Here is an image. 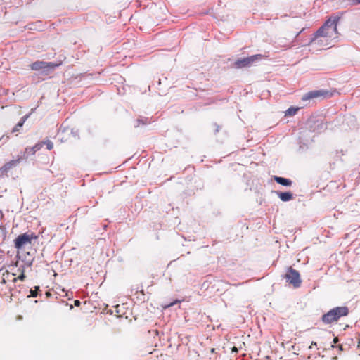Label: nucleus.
Segmentation results:
<instances>
[{
    "label": "nucleus",
    "mask_w": 360,
    "mask_h": 360,
    "mask_svg": "<svg viewBox=\"0 0 360 360\" xmlns=\"http://www.w3.org/2000/svg\"><path fill=\"white\" fill-rule=\"evenodd\" d=\"M338 38L335 19H329L311 40L314 48L326 49L332 46Z\"/></svg>",
    "instance_id": "1"
},
{
    "label": "nucleus",
    "mask_w": 360,
    "mask_h": 360,
    "mask_svg": "<svg viewBox=\"0 0 360 360\" xmlns=\"http://www.w3.org/2000/svg\"><path fill=\"white\" fill-rule=\"evenodd\" d=\"M348 309L346 307H336L328 311L323 316V321L326 323H330L336 321L341 316L347 315Z\"/></svg>",
    "instance_id": "2"
},
{
    "label": "nucleus",
    "mask_w": 360,
    "mask_h": 360,
    "mask_svg": "<svg viewBox=\"0 0 360 360\" xmlns=\"http://www.w3.org/2000/svg\"><path fill=\"white\" fill-rule=\"evenodd\" d=\"M15 266H12L10 267V270H7L3 273L1 281L6 283L8 282H15L17 279L23 281L25 278L23 272H21V274L18 277H16L17 274L15 271Z\"/></svg>",
    "instance_id": "3"
},
{
    "label": "nucleus",
    "mask_w": 360,
    "mask_h": 360,
    "mask_svg": "<svg viewBox=\"0 0 360 360\" xmlns=\"http://www.w3.org/2000/svg\"><path fill=\"white\" fill-rule=\"evenodd\" d=\"M286 278L288 281L292 284L294 287H299L301 283V279L299 273L292 269H290L286 274Z\"/></svg>",
    "instance_id": "4"
},
{
    "label": "nucleus",
    "mask_w": 360,
    "mask_h": 360,
    "mask_svg": "<svg viewBox=\"0 0 360 360\" xmlns=\"http://www.w3.org/2000/svg\"><path fill=\"white\" fill-rule=\"evenodd\" d=\"M32 236L25 233L19 236L15 240V248L21 249L30 244H31Z\"/></svg>",
    "instance_id": "5"
},
{
    "label": "nucleus",
    "mask_w": 360,
    "mask_h": 360,
    "mask_svg": "<svg viewBox=\"0 0 360 360\" xmlns=\"http://www.w3.org/2000/svg\"><path fill=\"white\" fill-rule=\"evenodd\" d=\"M256 58H257L256 56L248 57V58H243L242 60H238L236 63V65L238 68L245 67V66L249 65L250 63H252L253 61H255Z\"/></svg>",
    "instance_id": "6"
},
{
    "label": "nucleus",
    "mask_w": 360,
    "mask_h": 360,
    "mask_svg": "<svg viewBox=\"0 0 360 360\" xmlns=\"http://www.w3.org/2000/svg\"><path fill=\"white\" fill-rule=\"evenodd\" d=\"M47 65L44 62H36L32 65V69L41 70L46 68Z\"/></svg>",
    "instance_id": "7"
},
{
    "label": "nucleus",
    "mask_w": 360,
    "mask_h": 360,
    "mask_svg": "<svg viewBox=\"0 0 360 360\" xmlns=\"http://www.w3.org/2000/svg\"><path fill=\"white\" fill-rule=\"evenodd\" d=\"M275 179L278 183L284 186H290L291 184L290 181L288 179L283 177H276Z\"/></svg>",
    "instance_id": "8"
},
{
    "label": "nucleus",
    "mask_w": 360,
    "mask_h": 360,
    "mask_svg": "<svg viewBox=\"0 0 360 360\" xmlns=\"http://www.w3.org/2000/svg\"><path fill=\"white\" fill-rule=\"evenodd\" d=\"M279 197L283 201H288L292 198V194L290 193H281Z\"/></svg>",
    "instance_id": "9"
},
{
    "label": "nucleus",
    "mask_w": 360,
    "mask_h": 360,
    "mask_svg": "<svg viewBox=\"0 0 360 360\" xmlns=\"http://www.w3.org/2000/svg\"><path fill=\"white\" fill-rule=\"evenodd\" d=\"M297 108H289L286 111V115H293L297 112Z\"/></svg>",
    "instance_id": "10"
},
{
    "label": "nucleus",
    "mask_w": 360,
    "mask_h": 360,
    "mask_svg": "<svg viewBox=\"0 0 360 360\" xmlns=\"http://www.w3.org/2000/svg\"><path fill=\"white\" fill-rule=\"evenodd\" d=\"M46 146L49 150H51L53 148V143L51 142H48L46 143Z\"/></svg>",
    "instance_id": "11"
},
{
    "label": "nucleus",
    "mask_w": 360,
    "mask_h": 360,
    "mask_svg": "<svg viewBox=\"0 0 360 360\" xmlns=\"http://www.w3.org/2000/svg\"><path fill=\"white\" fill-rule=\"evenodd\" d=\"M79 304H80V302L79 300H75V305L79 306Z\"/></svg>",
    "instance_id": "12"
},
{
    "label": "nucleus",
    "mask_w": 360,
    "mask_h": 360,
    "mask_svg": "<svg viewBox=\"0 0 360 360\" xmlns=\"http://www.w3.org/2000/svg\"><path fill=\"white\" fill-rule=\"evenodd\" d=\"M237 351H238V349H237L236 347H233L232 348V352H236Z\"/></svg>",
    "instance_id": "13"
},
{
    "label": "nucleus",
    "mask_w": 360,
    "mask_h": 360,
    "mask_svg": "<svg viewBox=\"0 0 360 360\" xmlns=\"http://www.w3.org/2000/svg\"><path fill=\"white\" fill-rule=\"evenodd\" d=\"M23 122H24V121H22V122L19 123V124H18V127H22V124H23Z\"/></svg>",
    "instance_id": "14"
},
{
    "label": "nucleus",
    "mask_w": 360,
    "mask_h": 360,
    "mask_svg": "<svg viewBox=\"0 0 360 360\" xmlns=\"http://www.w3.org/2000/svg\"><path fill=\"white\" fill-rule=\"evenodd\" d=\"M334 343L338 342V338H335L333 340Z\"/></svg>",
    "instance_id": "15"
}]
</instances>
